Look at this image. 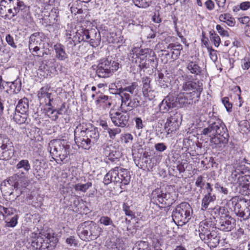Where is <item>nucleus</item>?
<instances>
[{
	"label": "nucleus",
	"instance_id": "1",
	"mask_svg": "<svg viewBox=\"0 0 250 250\" xmlns=\"http://www.w3.org/2000/svg\"><path fill=\"white\" fill-rule=\"evenodd\" d=\"M213 113L209 115L210 120L208 121L209 125L202 131L203 134L208 135L212 144L221 147V144H226L228 141V134L226 132L227 128L221 120L214 116L212 118Z\"/></svg>",
	"mask_w": 250,
	"mask_h": 250
},
{
	"label": "nucleus",
	"instance_id": "2",
	"mask_svg": "<svg viewBox=\"0 0 250 250\" xmlns=\"http://www.w3.org/2000/svg\"><path fill=\"white\" fill-rule=\"evenodd\" d=\"M98 128L87 127L84 123L80 124L74 130L75 141L79 147L89 149L99 139Z\"/></svg>",
	"mask_w": 250,
	"mask_h": 250
},
{
	"label": "nucleus",
	"instance_id": "3",
	"mask_svg": "<svg viewBox=\"0 0 250 250\" xmlns=\"http://www.w3.org/2000/svg\"><path fill=\"white\" fill-rule=\"evenodd\" d=\"M229 181L237 185L243 194H250V168L242 164L235 165L228 178Z\"/></svg>",
	"mask_w": 250,
	"mask_h": 250
},
{
	"label": "nucleus",
	"instance_id": "4",
	"mask_svg": "<svg viewBox=\"0 0 250 250\" xmlns=\"http://www.w3.org/2000/svg\"><path fill=\"white\" fill-rule=\"evenodd\" d=\"M29 10V7L21 0H2L0 2V16L5 19H11Z\"/></svg>",
	"mask_w": 250,
	"mask_h": 250
},
{
	"label": "nucleus",
	"instance_id": "5",
	"mask_svg": "<svg viewBox=\"0 0 250 250\" xmlns=\"http://www.w3.org/2000/svg\"><path fill=\"white\" fill-rule=\"evenodd\" d=\"M31 237L30 250H53L56 247L57 239L49 233H32Z\"/></svg>",
	"mask_w": 250,
	"mask_h": 250
},
{
	"label": "nucleus",
	"instance_id": "6",
	"mask_svg": "<svg viewBox=\"0 0 250 250\" xmlns=\"http://www.w3.org/2000/svg\"><path fill=\"white\" fill-rule=\"evenodd\" d=\"M48 146L52 158L58 164L63 162L69 154L70 145L64 140H52Z\"/></svg>",
	"mask_w": 250,
	"mask_h": 250
},
{
	"label": "nucleus",
	"instance_id": "7",
	"mask_svg": "<svg viewBox=\"0 0 250 250\" xmlns=\"http://www.w3.org/2000/svg\"><path fill=\"white\" fill-rule=\"evenodd\" d=\"M102 229L93 221H85L77 227V233L79 238L86 242L96 239L100 235Z\"/></svg>",
	"mask_w": 250,
	"mask_h": 250
},
{
	"label": "nucleus",
	"instance_id": "8",
	"mask_svg": "<svg viewBox=\"0 0 250 250\" xmlns=\"http://www.w3.org/2000/svg\"><path fill=\"white\" fill-rule=\"evenodd\" d=\"M119 66L117 62L108 57L99 62L96 66V74L99 78H108L118 69Z\"/></svg>",
	"mask_w": 250,
	"mask_h": 250
},
{
	"label": "nucleus",
	"instance_id": "9",
	"mask_svg": "<svg viewBox=\"0 0 250 250\" xmlns=\"http://www.w3.org/2000/svg\"><path fill=\"white\" fill-rule=\"evenodd\" d=\"M192 208L190 205L184 202L180 204L172 212V217L175 223L183 226L188 223L191 218Z\"/></svg>",
	"mask_w": 250,
	"mask_h": 250
},
{
	"label": "nucleus",
	"instance_id": "10",
	"mask_svg": "<svg viewBox=\"0 0 250 250\" xmlns=\"http://www.w3.org/2000/svg\"><path fill=\"white\" fill-rule=\"evenodd\" d=\"M234 208L237 216L246 220L250 218V201L240 199L238 196L233 197L229 202Z\"/></svg>",
	"mask_w": 250,
	"mask_h": 250
},
{
	"label": "nucleus",
	"instance_id": "11",
	"mask_svg": "<svg viewBox=\"0 0 250 250\" xmlns=\"http://www.w3.org/2000/svg\"><path fill=\"white\" fill-rule=\"evenodd\" d=\"M45 39V38L42 33L36 32L31 34L29 39L28 43L30 51L37 56H43L44 53L42 52L41 54L40 50Z\"/></svg>",
	"mask_w": 250,
	"mask_h": 250
},
{
	"label": "nucleus",
	"instance_id": "12",
	"mask_svg": "<svg viewBox=\"0 0 250 250\" xmlns=\"http://www.w3.org/2000/svg\"><path fill=\"white\" fill-rule=\"evenodd\" d=\"M14 154L12 142L5 135H0V159L7 161Z\"/></svg>",
	"mask_w": 250,
	"mask_h": 250
},
{
	"label": "nucleus",
	"instance_id": "13",
	"mask_svg": "<svg viewBox=\"0 0 250 250\" xmlns=\"http://www.w3.org/2000/svg\"><path fill=\"white\" fill-rule=\"evenodd\" d=\"M0 190L6 200L10 201H15L21 193V191L17 188L16 184L13 187L9 180L3 181L1 184Z\"/></svg>",
	"mask_w": 250,
	"mask_h": 250
},
{
	"label": "nucleus",
	"instance_id": "14",
	"mask_svg": "<svg viewBox=\"0 0 250 250\" xmlns=\"http://www.w3.org/2000/svg\"><path fill=\"white\" fill-rule=\"evenodd\" d=\"M109 116L114 125L121 127H124L127 125L129 118L126 112L116 111L113 109L110 110Z\"/></svg>",
	"mask_w": 250,
	"mask_h": 250
},
{
	"label": "nucleus",
	"instance_id": "15",
	"mask_svg": "<svg viewBox=\"0 0 250 250\" xmlns=\"http://www.w3.org/2000/svg\"><path fill=\"white\" fill-rule=\"evenodd\" d=\"M200 96L198 93L190 94L188 92L180 93L177 98V102L181 107L188 106L198 101Z\"/></svg>",
	"mask_w": 250,
	"mask_h": 250
},
{
	"label": "nucleus",
	"instance_id": "16",
	"mask_svg": "<svg viewBox=\"0 0 250 250\" xmlns=\"http://www.w3.org/2000/svg\"><path fill=\"white\" fill-rule=\"evenodd\" d=\"M180 115L177 113H173L167 118L165 124V129L168 135L176 131L179 127V119Z\"/></svg>",
	"mask_w": 250,
	"mask_h": 250
},
{
	"label": "nucleus",
	"instance_id": "17",
	"mask_svg": "<svg viewBox=\"0 0 250 250\" xmlns=\"http://www.w3.org/2000/svg\"><path fill=\"white\" fill-rule=\"evenodd\" d=\"M182 90L184 91L183 92H188L191 94L198 93L199 96H200L203 90L202 83L199 81L195 82L188 81L183 83Z\"/></svg>",
	"mask_w": 250,
	"mask_h": 250
},
{
	"label": "nucleus",
	"instance_id": "18",
	"mask_svg": "<svg viewBox=\"0 0 250 250\" xmlns=\"http://www.w3.org/2000/svg\"><path fill=\"white\" fill-rule=\"evenodd\" d=\"M132 52L134 55H136V57L140 59L139 67L141 69L147 68L148 66L146 62V57L148 55L150 54L151 50L148 48H134Z\"/></svg>",
	"mask_w": 250,
	"mask_h": 250
},
{
	"label": "nucleus",
	"instance_id": "19",
	"mask_svg": "<svg viewBox=\"0 0 250 250\" xmlns=\"http://www.w3.org/2000/svg\"><path fill=\"white\" fill-rule=\"evenodd\" d=\"M217 228L224 231H231L234 227L235 220L230 215L224 218H219Z\"/></svg>",
	"mask_w": 250,
	"mask_h": 250
},
{
	"label": "nucleus",
	"instance_id": "20",
	"mask_svg": "<svg viewBox=\"0 0 250 250\" xmlns=\"http://www.w3.org/2000/svg\"><path fill=\"white\" fill-rule=\"evenodd\" d=\"M169 193L163 192L160 189H156L151 193V201L158 205L161 204L164 205L168 204L167 202L169 198Z\"/></svg>",
	"mask_w": 250,
	"mask_h": 250
},
{
	"label": "nucleus",
	"instance_id": "21",
	"mask_svg": "<svg viewBox=\"0 0 250 250\" xmlns=\"http://www.w3.org/2000/svg\"><path fill=\"white\" fill-rule=\"evenodd\" d=\"M53 90L51 86L48 84H46L42 87L38 92V97L40 101L44 100L46 102L48 101V104L51 105V102L53 101V98H52V92Z\"/></svg>",
	"mask_w": 250,
	"mask_h": 250
},
{
	"label": "nucleus",
	"instance_id": "22",
	"mask_svg": "<svg viewBox=\"0 0 250 250\" xmlns=\"http://www.w3.org/2000/svg\"><path fill=\"white\" fill-rule=\"evenodd\" d=\"M177 98L172 95L167 96L160 104V110L162 112H166L169 109L172 108L176 106Z\"/></svg>",
	"mask_w": 250,
	"mask_h": 250
},
{
	"label": "nucleus",
	"instance_id": "23",
	"mask_svg": "<svg viewBox=\"0 0 250 250\" xmlns=\"http://www.w3.org/2000/svg\"><path fill=\"white\" fill-rule=\"evenodd\" d=\"M120 167H116L109 171L104 177V180L105 184H108L112 182L115 183L120 182Z\"/></svg>",
	"mask_w": 250,
	"mask_h": 250
},
{
	"label": "nucleus",
	"instance_id": "24",
	"mask_svg": "<svg viewBox=\"0 0 250 250\" xmlns=\"http://www.w3.org/2000/svg\"><path fill=\"white\" fill-rule=\"evenodd\" d=\"M103 153L112 161H114V159H117L121 156V152L115 146L112 145L104 146Z\"/></svg>",
	"mask_w": 250,
	"mask_h": 250
},
{
	"label": "nucleus",
	"instance_id": "25",
	"mask_svg": "<svg viewBox=\"0 0 250 250\" xmlns=\"http://www.w3.org/2000/svg\"><path fill=\"white\" fill-rule=\"evenodd\" d=\"M150 80L149 78H146L143 80V93L145 98L149 100H151L155 97L154 90H152L150 86Z\"/></svg>",
	"mask_w": 250,
	"mask_h": 250
},
{
	"label": "nucleus",
	"instance_id": "26",
	"mask_svg": "<svg viewBox=\"0 0 250 250\" xmlns=\"http://www.w3.org/2000/svg\"><path fill=\"white\" fill-rule=\"evenodd\" d=\"M87 36L88 37L89 42L92 47H96L100 44L101 36L97 29H90V33H89Z\"/></svg>",
	"mask_w": 250,
	"mask_h": 250
},
{
	"label": "nucleus",
	"instance_id": "27",
	"mask_svg": "<svg viewBox=\"0 0 250 250\" xmlns=\"http://www.w3.org/2000/svg\"><path fill=\"white\" fill-rule=\"evenodd\" d=\"M53 48L55 52L56 58L60 61H64L68 58L64 46L60 43L55 44Z\"/></svg>",
	"mask_w": 250,
	"mask_h": 250
},
{
	"label": "nucleus",
	"instance_id": "28",
	"mask_svg": "<svg viewBox=\"0 0 250 250\" xmlns=\"http://www.w3.org/2000/svg\"><path fill=\"white\" fill-rule=\"evenodd\" d=\"M207 238L204 241L210 248H215L219 244L220 236L215 231H211Z\"/></svg>",
	"mask_w": 250,
	"mask_h": 250
},
{
	"label": "nucleus",
	"instance_id": "29",
	"mask_svg": "<svg viewBox=\"0 0 250 250\" xmlns=\"http://www.w3.org/2000/svg\"><path fill=\"white\" fill-rule=\"evenodd\" d=\"M119 92L122 101V104L121 105V107L122 108H123V106L124 105L130 107H136L137 106V104H135V103L132 104L130 100L131 97L129 94L124 93V92H122V91H119Z\"/></svg>",
	"mask_w": 250,
	"mask_h": 250
},
{
	"label": "nucleus",
	"instance_id": "30",
	"mask_svg": "<svg viewBox=\"0 0 250 250\" xmlns=\"http://www.w3.org/2000/svg\"><path fill=\"white\" fill-rule=\"evenodd\" d=\"M167 48L170 51L172 58L173 59H177L180 55L183 47L180 44L170 43L167 46Z\"/></svg>",
	"mask_w": 250,
	"mask_h": 250
},
{
	"label": "nucleus",
	"instance_id": "31",
	"mask_svg": "<svg viewBox=\"0 0 250 250\" xmlns=\"http://www.w3.org/2000/svg\"><path fill=\"white\" fill-rule=\"evenodd\" d=\"M212 214H214L216 217H219V218H224L230 216L228 209L225 207H215L212 211Z\"/></svg>",
	"mask_w": 250,
	"mask_h": 250
},
{
	"label": "nucleus",
	"instance_id": "32",
	"mask_svg": "<svg viewBox=\"0 0 250 250\" xmlns=\"http://www.w3.org/2000/svg\"><path fill=\"white\" fill-rule=\"evenodd\" d=\"M199 235L201 239L205 241L207 239L209 234L210 233L209 230L208 226L205 223H200L198 229Z\"/></svg>",
	"mask_w": 250,
	"mask_h": 250
},
{
	"label": "nucleus",
	"instance_id": "33",
	"mask_svg": "<svg viewBox=\"0 0 250 250\" xmlns=\"http://www.w3.org/2000/svg\"><path fill=\"white\" fill-rule=\"evenodd\" d=\"M28 109V100L27 98H24L19 101L16 107V111L21 113H27Z\"/></svg>",
	"mask_w": 250,
	"mask_h": 250
},
{
	"label": "nucleus",
	"instance_id": "34",
	"mask_svg": "<svg viewBox=\"0 0 250 250\" xmlns=\"http://www.w3.org/2000/svg\"><path fill=\"white\" fill-rule=\"evenodd\" d=\"M72 35L71 32H66L65 34V45L68 51H73L74 47L76 46V43L75 42L74 38L76 39L75 36L72 37Z\"/></svg>",
	"mask_w": 250,
	"mask_h": 250
},
{
	"label": "nucleus",
	"instance_id": "35",
	"mask_svg": "<svg viewBox=\"0 0 250 250\" xmlns=\"http://www.w3.org/2000/svg\"><path fill=\"white\" fill-rule=\"evenodd\" d=\"M216 200V196L215 195L206 194L204 195V197L202 200L201 204V209L203 210H206L209 206V205L213 202Z\"/></svg>",
	"mask_w": 250,
	"mask_h": 250
},
{
	"label": "nucleus",
	"instance_id": "36",
	"mask_svg": "<svg viewBox=\"0 0 250 250\" xmlns=\"http://www.w3.org/2000/svg\"><path fill=\"white\" fill-rule=\"evenodd\" d=\"M13 119L17 124L20 125L28 123L29 121L27 113H21L20 112L16 111Z\"/></svg>",
	"mask_w": 250,
	"mask_h": 250
},
{
	"label": "nucleus",
	"instance_id": "37",
	"mask_svg": "<svg viewBox=\"0 0 250 250\" xmlns=\"http://www.w3.org/2000/svg\"><path fill=\"white\" fill-rule=\"evenodd\" d=\"M120 182L125 185L129 184L130 181L131 176L127 169L120 167Z\"/></svg>",
	"mask_w": 250,
	"mask_h": 250
},
{
	"label": "nucleus",
	"instance_id": "38",
	"mask_svg": "<svg viewBox=\"0 0 250 250\" xmlns=\"http://www.w3.org/2000/svg\"><path fill=\"white\" fill-rule=\"evenodd\" d=\"M5 85L9 87V89H7L6 91L10 94L17 93L21 89V83H19L17 81H14L12 83H5Z\"/></svg>",
	"mask_w": 250,
	"mask_h": 250
},
{
	"label": "nucleus",
	"instance_id": "39",
	"mask_svg": "<svg viewBox=\"0 0 250 250\" xmlns=\"http://www.w3.org/2000/svg\"><path fill=\"white\" fill-rule=\"evenodd\" d=\"M219 19L221 21L225 22L229 26H233L235 23L234 19L228 14L220 15Z\"/></svg>",
	"mask_w": 250,
	"mask_h": 250
},
{
	"label": "nucleus",
	"instance_id": "40",
	"mask_svg": "<svg viewBox=\"0 0 250 250\" xmlns=\"http://www.w3.org/2000/svg\"><path fill=\"white\" fill-rule=\"evenodd\" d=\"M187 67L191 73L195 75H198L201 72V68L195 62H189Z\"/></svg>",
	"mask_w": 250,
	"mask_h": 250
},
{
	"label": "nucleus",
	"instance_id": "41",
	"mask_svg": "<svg viewBox=\"0 0 250 250\" xmlns=\"http://www.w3.org/2000/svg\"><path fill=\"white\" fill-rule=\"evenodd\" d=\"M89 33H90V29H86L82 28L78 30L76 32V34L79 36V42H80L81 41H86L88 40L87 35L89 34Z\"/></svg>",
	"mask_w": 250,
	"mask_h": 250
},
{
	"label": "nucleus",
	"instance_id": "42",
	"mask_svg": "<svg viewBox=\"0 0 250 250\" xmlns=\"http://www.w3.org/2000/svg\"><path fill=\"white\" fill-rule=\"evenodd\" d=\"M92 186V183L91 182H88L85 184H77L74 186V189L76 191H81L85 192L88 189L91 188Z\"/></svg>",
	"mask_w": 250,
	"mask_h": 250
},
{
	"label": "nucleus",
	"instance_id": "43",
	"mask_svg": "<svg viewBox=\"0 0 250 250\" xmlns=\"http://www.w3.org/2000/svg\"><path fill=\"white\" fill-rule=\"evenodd\" d=\"M167 77L165 76L162 73H159L157 81L159 83V85L162 88H165L167 87L169 84V82L167 80Z\"/></svg>",
	"mask_w": 250,
	"mask_h": 250
},
{
	"label": "nucleus",
	"instance_id": "44",
	"mask_svg": "<svg viewBox=\"0 0 250 250\" xmlns=\"http://www.w3.org/2000/svg\"><path fill=\"white\" fill-rule=\"evenodd\" d=\"M16 167L18 169L23 168L25 171H28L31 168V166L28 160H22L17 164Z\"/></svg>",
	"mask_w": 250,
	"mask_h": 250
},
{
	"label": "nucleus",
	"instance_id": "45",
	"mask_svg": "<svg viewBox=\"0 0 250 250\" xmlns=\"http://www.w3.org/2000/svg\"><path fill=\"white\" fill-rule=\"evenodd\" d=\"M240 130L242 133H247L250 131V125L248 120H243L239 124Z\"/></svg>",
	"mask_w": 250,
	"mask_h": 250
},
{
	"label": "nucleus",
	"instance_id": "46",
	"mask_svg": "<svg viewBox=\"0 0 250 250\" xmlns=\"http://www.w3.org/2000/svg\"><path fill=\"white\" fill-rule=\"evenodd\" d=\"M134 4L140 8H146L151 3L150 0H132Z\"/></svg>",
	"mask_w": 250,
	"mask_h": 250
},
{
	"label": "nucleus",
	"instance_id": "47",
	"mask_svg": "<svg viewBox=\"0 0 250 250\" xmlns=\"http://www.w3.org/2000/svg\"><path fill=\"white\" fill-rule=\"evenodd\" d=\"M209 34L211 41L213 43L215 46L218 47L221 42V39L219 36L214 31H210Z\"/></svg>",
	"mask_w": 250,
	"mask_h": 250
},
{
	"label": "nucleus",
	"instance_id": "48",
	"mask_svg": "<svg viewBox=\"0 0 250 250\" xmlns=\"http://www.w3.org/2000/svg\"><path fill=\"white\" fill-rule=\"evenodd\" d=\"M214 188L219 192L225 195H227L229 193V189L225 186H223L219 182H217L214 185Z\"/></svg>",
	"mask_w": 250,
	"mask_h": 250
},
{
	"label": "nucleus",
	"instance_id": "49",
	"mask_svg": "<svg viewBox=\"0 0 250 250\" xmlns=\"http://www.w3.org/2000/svg\"><path fill=\"white\" fill-rule=\"evenodd\" d=\"M57 113V110H53L51 108H48L45 113L51 120L56 121L58 118Z\"/></svg>",
	"mask_w": 250,
	"mask_h": 250
},
{
	"label": "nucleus",
	"instance_id": "50",
	"mask_svg": "<svg viewBox=\"0 0 250 250\" xmlns=\"http://www.w3.org/2000/svg\"><path fill=\"white\" fill-rule=\"evenodd\" d=\"M138 86V84L136 83H132L130 85L128 86H126L124 88L120 87L119 89V91H122V92L127 91L131 94L133 93L134 90Z\"/></svg>",
	"mask_w": 250,
	"mask_h": 250
},
{
	"label": "nucleus",
	"instance_id": "51",
	"mask_svg": "<svg viewBox=\"0 0 250 250\" xmlns=\"http://www.w3.org/2000/svg\"><path fill=\"white\" fill-rule=\"evenodd\" d=\"M13 213V208H6L0 205V214L3 216L10 215Z\"/></svg>",
	"mask_w": 250,
	"mask_h": 250
},
{
	"label": "nucleus",
	"instance_id": "52",
	"mask_svg": "<svg viewBox=\"0 0 250 250\" xmlns=\"http://www.w3.org/2000/svg\"><path fill=\"white\" fill-rule=\"evenodd\" d=\"M99 222L101 224L104 225V226H113V221H112L111 218L108 217V216H102L99 220Z\"/></svg>",
	"mask_w": 250,
	"mask_h": 250
},
{
	"label": "nucleus",
	"instance_id": "53",
	"mask_svg": "<svg viewBox=\"0 0 250 250\" xmlns=\"http://www.w3.org/2000/svg\"><path fill=\"white\" fill-rule=\"evenodd\" d=\"M19 218V216L18 215H15L13 217L11 218L10 221H6V226L8 227H12L13 228L16 226L18 223V219Z\"/></svg>",
	"mask_w": 250,
	"mask_h": 250
},
{
	"label": "nucleus",
	"instance_id": "54",
	"mask_svg": "<svg viewBox=\"0 0 250 250\" xmlns=\"http://www.w3.org/2000/svg\"><path fill=\"white\" fill-rule=\"evenodd\" d=\"M107 131L109 134L110 138L112 140L114 139L116 135L119 134L121 131V129L119 128L111 129L110 128L108 129Z\"/></svg>",
	"mask_w": 250,
	"mask_h": 250
},
{
	"label": "nucleus",
	"instance_id": "55",
	"mask_svg": "<svg viewBox=\"0 0 250 250\" xmlns=\"http://www.w3.org/2000/svg\"><path fill=\"white\" fill-rule=\"evenodd\" d=\"M65 242L70 246L77 247L78 245V241L76 239L74 236H70L67 238L65 240Z\"/></svg>",
	"mask_w": 250,
	"mask_h": 250
},
{
	"label": "nucleus",
	"instance_id": "56",
	"mask_svg": "<svg viewBox=\"0 0 250 250\" xmlns=\"http://www.w3.org/2000/svg\"><path fill=\"white\" fill-rule=\"evenodd\" d=\"M123 208L126 215L129 216L131 218L134 216V215L133 212L130 210L129 206L127 205V203L123 204Z\"/></svg>",
	"mask_w": 250,
	"mask_h": 250
},
{
	"label": "nucleus",
	"instance_id": "57",
	"mask_svg": "<svg viewBox=\"0 0 250 250\" xmlns=\"http://www.w3.org/2000/svg\"><path fill=\"white\" fill-rule=\"evenodd\" d=\"M222 101L227 110L229 112L231 111L232 104L229 102V98L228 97H224L222 99Z\"/></svg>",
	"mask_w": 250,
	"mask_h": 250
},
{
	"label": "nucleus",
	"instance_id": "58",
	"mask_svg": "<svg viewBox=\"0 0 250 250\" xmlns=\"http://www.w3.org/2000/svg\"><path fill=\"white\" fill-rule=\"evenodd\" d=\"M208 50L209 53L210 59L213 62H215L217 60V56L216 51L212 48L208 47Z\"/></svg>",
	"mask_w": 250,
	"mask_h": 250
},
{
	"label": "nucleus",
	"instance_id": "59",
	"mask_svg": "<svg viewBox=\"0 0 250 250\" xmlns=\"http://www.w3.org/2000/svg\"><path fill=\"white\" fill-rule=\"evenodd\" d=\"M216 29L218 33L222 37H228L229 36V33L227 30H225L220 25H217Z\"/></svg>",
	"mask_w": 250,
	"mask_h": 250
},
{
	"label": "nucleus",
	"instance_id": "60",
	"mask_svg": "<svg viewBox=\"0 0 250 250\" xmlns=\"http://www.w3.org/2000/svg\"><path fill=\"white\" fill-rule=\"evenodd\" d=\"M5 40L7 43L12 47L14 48H17V45H16L13 37H12L10 34H8L6 35Z\"/></svg>",
	"mask_w": 250,
	"mask_h": 250
},
{
	"label": "nucleus",
	"instance_id": "61",
	"mask_svg": "<svg viewBox=\"0 0 250 250\" xmlns=\"http://www.w3.org/2000/svg\"><path fill=\"white\" fill-rule=\"evenodd\" d=\"M121 140L124 141L125 143L127 144L133 140V136L131 134L126 133L122 135Z\"/></svg>",
	"mask_w": 250,
	"mask_h": 250
},
{
	"label": "nucleus",
	"instance_id": "62",
	"mask_svg": "<svg viewBox=\"0 0 250 250\" xmlns=\"http://www.w3.org/2000/svg\"><path fill=\"white\" fill-rule=\"evenodd\" d=\"M155 148L157 151H160V152H163L165 150H166L167 147L165 145L164 143H160L155 144Z\"/></svg>",
	"mask_w": 250,
	"mask_h": 250
},
{
	"label": "nucleus",
	"instance_id": "63",
	"mask_svg": "<svg viewBox=\"0 0 250 250\" xmlns=\"http://www.w3.org/2000/svg\"><path fill=\"white\" fill-rule=\"evenodd\" d=\"M108 99V97L105 95H101L100 96L96 101V103L97 104H102L103 103H104L106 102Z\"/></svg>",
	"mask_w": 250,
	"mask_h": 250
},
{
	"label": "nucleus",
	"instance_id": "64",
	"mask_svg": "<svg viewBox=\"0 0 250 250\" xmlns=\"http://www.w3.org/2000/svg\"><path fill=\"white\" fill-rule=\"evenodd\" d=\"M148 248V243L145 241H141L138 246V250H147Z\"/></svg>",
	"mask_w": 250,
	"mask_h": 250
}]
</instances>
